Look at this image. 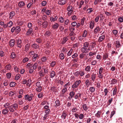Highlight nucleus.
Masks as SVG:
<instances>
[{"label": "nucleus", "mask_w": 123, "mask_h": 123, "mask_svg": "<svg viewBox=\"0 0 123 123\" xmlns=\"http://www.w3.org/2000/svg\"><path fill=\"white\" fill-rule=\"evenodd\" d=\"M59 57L61 59H63L64 58V56L63 53H61L59 55Z\"/></svg>", "instance_id": "obj_55"}, {"label": "nucleus", "mask_w": 123, "mask_h": 123, "mask_svg": "<svg viewBox=\"0 0 123 123\" xmlns=\"http://www.w3.org/2000/svg\"><path fill=\"white\" fill-rule=\"evenodd\" d=\"M13 24V23L11 21H10L7 24L8 27H11L12 25Z\"/></svg>", "instance_id": "obj_39"}, {"label": "nucleus", "mask_w": 123, "mask_h": 123, "mask_svg": "<svg viewBox=\"0 0 123 123\" xmlns=\"http://www.w3.org/2000/svg\"><path fill=\"white\" fill-rule=\"evenodd\" d=\"M9 111V110L5 108L2 110V113L3 115H6L8 114Z\"/></svg>", "instance_id": "obj_11"}, {"label": "nucleus", "mask_w": 123, "mask_h": 123, "mask_svg": "<svg viewBox=\"0 0 123 123\" xmlns=\"http://www.w3.org/2000/svg\"><path fill=\"white\" fill-rule=\"evenodd\" d=\"M29 60V59L27 57H25L24 58L23 60V63H25L26 62L28 61Z\"/></svg>", "instance_id": "obj_62"}, {"label": "nucleus", "mask_w": 123, "mask_h": 123, "mask_svg": "<svg viewBox=\"0 0 123 123\" xmlns=\"http://www.w3.org/2000/svg\"><path fill=\"white\" fill-rule=\"evenodd\" d=\"M16 56V55L15 53L14 52H12L11 53L10 57L12 59H14L15 58Z\"/></svg>", "instance_id": "obj_28"}, {"label": "nucleus", "mask_w": 123, "mask_h": 123, "mask_svg": "<svg viewBox=\"0 0 123 123\" xmlns=\"http://www.w3.org/2000/svg\"><path fill=\"white\" fill-rule=\"evenodd\" d=\"M80 74V73L78 71L73 73V74L74 75V76H76L77 77H78Z\"/></svg>", "instance_id": "obj_54"}, {"label": "nucleus", "mask_w": 123, "mask_h": 123, "mask_svg": "<svg viewBox=\"0 0 123 123\" xmlns=\"http://www.w3.org/2000/svg\"><path fill=\"white\" fill-rule=\"evenodd\" d=\"M14 108L12 105H10L8 107V109L11 112H13L14 111Z\"/></svg>", "instance_id": "obj_13"}, {"label": "nucleus", "mask_w": 123, "mask_h": 123, "mask_svg": "<svg viewBox=\"0 0 123 123\" xmlns=\"http://www.w3.org/2000/svg\"><path fill=\"white\" fill-rule=\"evenodd\" d=\"M45 13L48 15H50L51 14V11L47 9L45 11Z\"/></svg>", "instance_id": "obj_38"}, {"label": "nucleus", "mask_w": 123, "mask_h": 123, "mask_svg": "<svg viewBox=\"0 0 123 123\" xmlns=\"http://www.w3.org/2000/svg\"><path fill=\"white\" fill-rule=\"evenodd\" d=\"M105 36L104 35H103L100 37L98 40V42H102L105 39Z\"/></svg>", "instance_id": "obj_9"}, {"label": "nucleus", "mask_w": 123, "mask_h": 123, "mask_svg": "<svg viewBox=\"0 0 123 123\" xmlns=\"http://www.w3.org/2000/svg\"><path fill=\"white\" fill-rule=\"evenodd\" d=\"M16 83L13 82H11L10 84V86L11 87H14L15 86Z\"/></svg>", "instance_id": "obj_50"}, {"label": "nucleus", "mask_w": 123, "mask_h": 123, "mask_svg": "<svg viewBox=\"0 0 123 123\" xmlns=\"http://www.w3.org/2000/svg\"><path fill=\"white\" fill-rule=\"evenodd\" d=\"M22 44V42L21 40L20 39H18V41L17 43L18 47L20 48H21Z\"/></svg>", "instance_id": "obj_6"}, {"label": "nucleus", "mask_w": 123, "mask_h": 123, "mask_svg": "<svg viewBox=\"0 0 123 123\" xmlns=\"http://www.w3.org/2000/svg\"><path fill=\"white\" fill-rule=\"evenodd\" d=\"M67 115L66 113L65 112L63 111L62 113L61 116V118L63 119H65Z\"/></svg>", "instance_id": "obj_8"}, {"label": "nucleus", "mask_w": 123, "mask_h": 123, "mask_svg": "<svg viewBox=\"0 0 123 123\" xmlns=\"http://www.w3.org/2000/svg\"><path fill=\"white\" fill-rule=\"evenodd\" d=\"M10 104L8 103H6L4 105V107L6 109L8 108V107L9 106Z\"/></svg>", "instance_id": "obj_60"}, {"label": "nucleus", "mask_w": 123, "mask_h": 123, "mask_svg": "<svg viewBox=\"0 0 123 123\" xmlns=\"http://www.w3.org/2000/svg\"><path fill=\"white\" fill-rule=\"evenodd\" d=\"M47 3V2L45 1H43L41 3L42 5L43 6H45Z\"/></svg>", "instance_id": "obj_63"}, {"label": "nucleus", "mask_w": 123, "mask_h": 123, "mask_svg": "<svg viewBox=\"0 0 123 123\" xmlns=\"http://www.w3.org/2000/svg\"><path fill=\"white\" fill-rule=\"evenodd\" d=\"M89 43L87 42H86L83 43V46L84 47L88 48L89 46Z\"/></svg>", "instance_id": "obj_26"}, {"label": "nucleus", "mask_w": 123, "mask_h": 123, "mask_svg": "<svg viewBox=\"0 0 123 123\" xmlns=\"http://www.w3.org/2000/svg\"><path fill=\"white\" fill-rule=\"evenodd\" d=\"M116 47L117 48H118L121 47V45L119 41L117 40L116 41Z\"/></svg>", "instance_id": "obj_16"}, {"label": "nucleus", "mask_w": 123, "mask_h": 123, "mask_svg": "<svg viewBox=\"0 0 123 123\" xmlns=\"http://www.w3.org/2000/svg\"><path fill=\"white\" fill-rule=\"evenodd\" d=\"M117 82V80L114 79H112L111 81V85H114L116 84Z\"/></svg>", "instance_id": "obj_31"}, {"label": "nucleus", "mask_w": 123, "mask_h": 123, "mask_svg": "<svg viewBox=\"0 0 123 123\" xmlns=\"http://www.w3.org/2000/svg\"><path fill=\"white\" fill-rule=\"evenodd\" d=\"M80 83L81 81L80 80L76 81L72 85V88H77Z\"/></svg>", "instance_id": "obj_2"}, {"label": "nucleus", "mask_w": 123, "mask_h": 123, "mask_svg": "<svg viewBox=\"0 0 123 123\" xmlns=\"http://www.w3.org/2000/svg\"><path fill=\"white\" fill-rule=\"evenodd\" d=\"M87 31L86 30H85L84 31V33H83V35L81 37V36L80 37H79V38L81 39V38L82 37H86L87 36Z\"/></svg>", "instance_id": "obj_23"}, {"label": "nucleus", "mask_w": 123, "mask_h": 123, "mask_svg": "<svg viewBox=\"0 0 123 123\" xmlns=\"http://www.w3.org/2000/svg\"><path fill=\"white\" fill-rule=\"evenodd\" d=\"M78 109L77 108L74 107L72 109L71 111L73 112H76L78 110Z\"/></svg>", "instance_id": "obj_51"}, {"label": "nucleus", "mask_w": 123, "mask_h": 123, "mask_svg": "<svg viewBox=\"0 0 123 123\" xmlns=\"http://www.w3.org/2000/svg\"><path fill=\"white\" fill-rule=\"evenodd\" d=\"M20 31V27L19 26H17L15 27V31L18 34L19 33Z\"/></svg>", "instance_id": "obj_18"}, {"label": "nucleus", "mask_w": 123, "mask_h": 123, "mask_svg": "<svg viewBox=\"0 0 123 123\" xmlns=\"http://www.w3.org/2000/svg\"><path fill=\"white\" fill-rule=\"evenodd\" d=\"M42 25L43 28H46L47 26L48 23L47 21H44Z\"/></svg>", "instance_id": "obj_30"}, {"label": "nucleus", "mask_w": 123, "mask_h": 123, "mask_svg": "<svg viewBox=\"0 0 123 123\" xmlns=\"http://www.w3.org/2000/svg\"><path fill=\"white\" fill-rule=\"evenodd\" d=\"M32 47L35 49L38 48L39 47V45L37 44L36 43L33 44L32 45Z\"/></svg>", "instance_id": "obj_32"}, {"label": "nucleus", "mask_w": 123, "mask_h": 123, "mask_svg": "<svg viewBox=\"0 0 123 123\" xmlns=\"http://www.w3.org/2000/svg\"><path fill=\"white\" fill-rule=\"evenodd\" d=\"M117 92V88L116 87L114 89L113 92V95L114 96L115 95Z\"/></svg>", "instance_id": "obj_48"}, {"label": "nucleus", "mask_w": 123, "mask_h": 123, "mask_svg": "<svg viewBox=\"0 0 123 123\" xmlns=\"http://www.w3.org/2000/svg\"><path fill=\"white\" fill-rule=\"evenodd\" d=\"M56 63V62L55 61H52L50 63V66L52 67H54Z\"/></svg>", "instance_id": "obj_45"}, {"label": "nucleus", "mask_w": 123, "mask_h": 123, "mask_svg": "<svg viewBox=\"0 0 123 123\" xmlns=\"http://www.w3.org/2000/svg\"><path fill=\"white\" fill-rule=\"evenodd\" d=\"M84 53H82L80 55V58L81 59L84 57L85 55Z\"/></svg>", "instance_id": "obj_61"}, {"label": "nucleus", "mask_w": 123, "mask_h": 123, "mask_svg": "<svg viewBox=\"0 0 123 123\" xmlns=\"http://www.w3.org/2000/svg\"><path fill=\"white\" fill-rule=\"evenodd\" d=\"M33 97L34 95L32 93H31L30 95L28 94L25 95L24 96L25 99L29 101H31L32 98Z\"/></svg>", "instance_id": "obj_1"}, {"label": "nucleus", "mask_w": 123, "mask_h": 123, "mask_svg": "<svg viewBox=\"0 0 123 123\" xmlns=\"http://www.w3.org/2000/svg\"><path fill=\"white\" fill-rule=\"evenodd\" d=\"M15 15V12L14 11L11 12L9 13V18H12Z\"/></svg>", "instance_id": "obj_19"}, {"label": "nucleus", "mask_w": 123, "mask_h": 123, "mask_svg": "<svg viewBox=\"0 0 123 123\" xmlns=\"http://www.w3.org/2000/svg\"><path fill=\"white\" fill-rule=\"evenodd\" d=\"M101 113V111H98L97 113L95 114V116L98 117H99L100 116Z\"/></svg>", "instance_id": "obj_36"}, {"label": "nucleus", "mask_w": 123, "mask_h": 123, "mask_svg": "<svg viewBox=\"0 0 123 123\" xmlns=\"http://www.w3.org/2000/svg\"><path fill=\"white\" fill-rule=\"evenodd\" d=\"M73 8L72 6L69 5L67 8V10L68 11L73 10Z\"/></svg>", "instance_id": "obj_42"}, {"label": "nucleus", "mask_w": 123, "mask_h": 123, "mask_svg": "<svg viewBox=\"0 0 123 123\" xmlns=\"http://www.w3.org/2000/svg\"><path fill=\"white\" fill-rule=\"evenodd\" d=\"M59 21L61 23H63L64 21L63 18L62 17H60L59 19Z\"/></svg>", "instance_id": "obj_57"}, {"label": "nucleus", "mask_w": 123, "mask_h": 123, "mask_svg": "<svg viewBox=\"0 0 123 123\" xmlns=\"http://www.w3.org/2000/svg\"><path fill=\"white\" fill-rule=\"evenodd\" d=\"M94 25V22L93 21H91L90 24V28L91 29H92Z\"/></svg>", "instance_id": "obj_29"}, {"label": "nucleus", "mask_w": 123, "mask_h": 123, "mask_svg": "<svg viewBox=\"0 0 123 123\" xmlns=\"http://www.w3.org/2000/svg\"><path fill=\"white\" fill-rule=\"evenodd\" d=\"M55 73L54 71H52L51 72L50 74V78H53L54 77L55 75Z\"/></svg>", "instance_id": "obj_20"}, {"label": "nucleus", "mask_w": 123, "mask_h": 123, "mask_svg": "<svg viewBox=\"0 0 123 123\" xmlns=\"http://www.w3.org/2000/svg\"><path fill=\"white\" fill-rule=\"evenodd\" d=\"M25 5V3L23 1H20L18 3V6L20 8H21L24 6Z\"/></svg>", "instance_id": "obj_15"}, {"label": "nucleus", "mask_w": 123, "mask_h": 123, "mask_svg": "<svg viewBox=\"0 0 123 123\" xmlns=\"http://www.w3.org/2000/svg\"><path fill=\"white\" fill-rule=\"evenodd\" d=\"M86 71L90 72L91 70V68L89 66H87L85 68Z\"/></svg>", "instance_id": "obj_52"}, {"label": "nucleus", "mask_w": 123, "mask_h": 123, "mask_svg": "<svg viewBox=\"0 0 123 123\" xmlns=\"http://www.w3.org/2000/svg\"><path fill=\"white\" fill-rule=\"evenodd\" d=\"M38 58H39L38 55L36 54H34L32 57V61L35 62L37 59Z\"/></svg>", "instance_id": "obj_10"}, {"label": "nucleus", "mask_w": 123, "mask_h": 123, "mask_svg": "<svg viewBox=\"0 0 123 123\" xmlns=\"http://www.w3.org/2000/svg\"><path fill=\"white\" fill-rule=\"evenodd\" d=\"M100 29L98 26H97L94 30V33L95 34H96L100 31Z\"/></svg>", "instance_id": "obj_7"}, {"label": "nucleus", "mask_w": 123, "mask_h": 123, "mask_svg": "<svg viewBox=\"0 0 123 123\" xmlns=\"http://www.w3.org/2000/svg\"><path fill=\"white\" fill-rule=\"evenodd\" d=\"M55 103L56 105H55V106L56 108L57 106H59L60 105V102L59 99H57L55 101Z\"/></svg>", "instance_id": "obj_14"}, {"label": "nucleus", "mask_w": 123, "mask_h": 123, "mask_svg": "<svg viewBox=\"0 0 123 123\" xmlns=\"http://www.w3.org/2000/svg\"><path fill=\"white\" fill-rule=\"evenodd\" d=\"M95 88L92 86L90 87L89 89V90L90 92L92 93L94 92L95 91Z\"/></svg>", "instance_id": "obj_37"}, {"label": "nucleus", "mask_w": 123, "mask_h": 123, "mask_svg": "<svg viewBox=\"0 0 123 123\" xmlns=\"http://www.w3.org/2000/svg\"><path fill=\"white\" fill-rule=\"evenodd\" d=\"M26 85L29 87H30L31 84V80L30 79H29L28 80H26Z\"/></svg>", "instance_id": "obj_22"}, {"label": "nucleus", "mask_w": 123, "mask_h": 123, "mask_svg": "<svg viewBox=\"0 0 123 123\" xmlns=\"http://www.w3.org/2000/svg\"><path fill=\"white\" fill-rule=\"evenodd\" d=\"M67 91V89L66 88H64L62 89L61 90V92L65 93Z\"/></svg>", "instance_id": "obj_56"}, {"label": "nucleus", "mask_w": 123, "mask_h": 123, "mask_svg": "<svg viewBox=\"0 0 123 123\" xmlns=\"http://www.w3.org/2000/svg\"><path fill=\"white\" fill-rule=\"evenodd\" d=\"M43 96V93L42 92H40L37 95V97L39 98H41Z\"/></svg>", "instance_id": "obj_41"}, {"label": "nucleus", "mask_w": 123, "mask_h": 123, "mask_svg": "<svg viewBox=\"0 0 123 123\" xmlns=\"http://www.w3.org/2000/svg\"><path fill=\"white\" fill-rule=\"evenodd\" d=\"M30 44L29 43H28L25 45V51L26 52L29 50L30 48Z\"/></svg>", "instance_id": "obj_24"}, {"label": "nucleus", "mask_w": 123, "mask_h": 123, "mask_svg": "<svg viewBox=\"0 0 123 123\" xmlns=\"http://www.w3.org/2000/svg\"><path fill=\"white\" fill-rule=\"evenodd\" d=\"M75 94V93L74 92L71 91L70 92L69 95H70L71 98H72L74 97Z\"/></svg>", "instance_id": "obj_46"}, {"label": "nucleus", "mask_w": 123, "mask_h": 123, "mask_svg": "<svg viewBox=\"0 0 123 123\" xmlns=\"http://www.w3.org/2000/svg\"><path fill=\"white\" fill-rule=\"evenodd\" d=\"M41 60L43 62H45L46 60H47V58L45 57H43L41 58Z\"/></svg>", "instance_id": "obj_58"}, {"label": "nucleus", "mask_w": 123, "mask_h": 123, "mask_svg": "<svg viewBox=\"0 0 123 123\" xmlns=\"http://www.w3.org/2000/svg\"><path fill=\"white\" fill-rule=\"evenodd\" d=\"M33 32V30L32 28H30L26 33V35L27 36H29Z\"/></svg>", "instance_id": "obj_5"}, {"label": "nucleus", "mask_w": 123, "mask_h": 123, "mask_svg": "<svg viewBox=\"0 0 123 123\" xmlns=\"http://www.w3.org/2000/svg\"><path fill=\"white\" fill-rule=\"evenodd\" d=\"M68 40L67 37H65L63 39L62 41V44H65Z\"/></svg>", "instance_id": "obj_33"}, {"label": "nucleus", "mask_w": 123, "mask_h": 123, "mask_svg": "<svg viewBox=\"0 0 123 123\" xmlns=\"http://www.w3.org/2000/svg\"><path fill=\"white\" fill-rule=\"evenodd\" d=\"M82 107L84 110L86 111L88 109V107H87L86 104H84L83 105Z\"/></svg>", "instance_id": "obj_47"}, {"label": "nucleus", "mask_w": 123, "mask_h": 123, "mask_svg": "<svg viewBox=\"0 0 123 123\" xmlns=\"http://www.w3.org/2000/svg\"><path fill=\"white\" fill-rule=\"evenodd\" d=\"M51 32L49 31H46L45 34L44 35L47 36V37H49L51 34Z\"/></svg>", "instance_id": "obj_40"}, {"label": "nucleus", "mask_w": 123, "mask_h": 123, "mask_svg": "<svg viewBox=\"0 0 123 123\" xmlns=\"http://www.w3.org/2000/svg\"><path fill=\"white\" fill-rule=\"evenodd\" d=\"M42 90V86H39L37 87L36 89V91L38 92H41Z\"/></svg>", "instance_id": "obj_21"}, {"label": "nucleus", "mask_w": 123, "mask_h": 123, "mask_svg": "<svg viewBox=\"0 0 123 123\" xmlns=\"http://www.w3.org/2000/svg\"><path fill=\"white\" fill-rule=\"evenodd\" d=\"M36 42L39 43H41L42 42V39L40 38H37L36 39Z\"/></svg>", "instance_id": "obj_49"}, {"label": "nucleus", "mask_w": 123, "mask_h": 123, "mask_svg": "<svg viewBox=\"0 0 123 123\" xmlns=\"http://www.w3.org/2000/svg\"><path fill=\"white\" fill-rule=\"evenodd\" d=\"M66 0H62L58 2V4L61 5H63L66 3Z\"/></svg>", "instance_id": "obj_12"}, {"label": "nucleus", "mask_w": 123, "mask_h": 123, "mask_svg": "<svg viewBox=\"0 0 123 123\" xmlns=\"http://www.w3.org/2000/svg\"><path fill=\"white\" fill-rule=\"evenodd\" d=\"M108 55L107 53H106L104 54L103 56V59L104 60H106L108 57Z\"/></svg>", "instance_id": "obj_27"}, {"label": "nucleus", "mask_w": 123, "mask_h": 123, "mask_svg": "<svg viewBox=\"0 0 123 123\" xmlns=\"http://www.w3.org/2000/svg\"><path fill=\"white\" fill-rule=\"evenodd\" d=\"M73 51V50L72 49H70V50L68 51L67 54L68 55V56L72 54Z\"/></svg>", "instance_id": "obj_64"}, {"label": "nucleus", "mask_w": 123, "mask_h": 123, "mask_svg": "<svg viewBox=\"0 0 123 123\" xmlns=\"http://www.w3.org/2000/svg\"><path fill=\"white\" fill-rule=\"evenodd\" d=\"M59 25V24L57 23H56L53 25L52 27L54 29H56L58 28Z\"/></svg>", "instance_id": "obj_35"}, {"label": "nucleus", "mask_w": 123, "mask_h": 123, "mask_svg": "<svg viewBox=\"0 0 123 123\" xmlns=\"http://www.w3.org/2000/svg\"><path fill=\"white\" fill-rule=\"evenodd\" d=\"M90 50V49L89 48H87L83 47L81 48V51L83 53H88Z\"/></svg>", "instance_id": "obj_3"}, {"label": "nucleus", "mask_w": 123, "mask_h": 123, "mask_svg": "<svg viewBox=\"0 0 123 123\" xmlns=\"http://www.w3.org/2000/svg\"><path fill=\"white\" fill-rule=\"evenodd\" d=\"M86 19V18L85 17H83L81 20V25H84V21Z\"/></svg>", "instance_id": "obj_53"}, {"label": "nucleus", "mask_w": 123, "mask_h": 123, "mask_svg": "<svg viewBox=\"0 0 123 123\" xmlns=\"http://www.w3.org/2000/svg\"><path fill=\"white\" fill-rule=\"evenodd\" d=\"M96 74L93 73L91 75V79L93 81H95V79L96 77Z\"/></svg>", "instance_id": "obj_25"}, {"label": "nucleus", "mask_w": 123, "mask_h": 123, "mask_svg": "<svg viewBox=\"0 0 123 123\" xmlns=\"http://www.w3.org/2000/svg\"><path fill=\"white\" fill-rule=\"evenodd\" d=\"M11 68V66L10 64H9L6 66L5 68L7 70H10Z\"/></svg>", "instance_id": "obj_44"}, {"label": "nucleus", "mask_w": 123, "mask_h": 123, "mask_svg": "<svg viewBox=\"0 0 123 123\" xmlns=\"http://www.w3.org/2000/svg\"><path fill=\"white\" fill-rule=\"evenodd\" d=\"M104 92L105 93L104 96H106L109 92V91L108 89L107 88L105 89L104 91Z\"/></svg>", "instance_id": "obj_43"}, {"label": "nucleus", "mask_w": 123, "mask_h": 123, "mask_svg": "<svg viewBox=\"0 0 123 123\" xmlns=\"http://www.w3.org/2000/svg\"><path fill=\"white\" fill-rule=\"evenodd\" d=\"M38 66V64L37 63H35L34 64L32 65L33 68L34 70L36 69Z\"/></svg>", "instance_id": "obj_34"}, {"label": "nucleus", "mask_w": 123, "mask_h": 123, "mask_svg": "<svg viewBox=\"0 0 123 123\" xmlns=\"http://www.w3.org/2000/svg\"><path fill=\"white\" fill-rule=\"evenodd\" d=\"M118 20L120 22H123V16L122 17H120L118 18Z\"/></svg>", "instance_id": "obj_59"}, {"label": "nucleus", "mask_w": 123, "mask_h": 123, "mask_svg": "<svg viewBox=\"0 0 123 123\" xmlns=\"http://www.w3.org/2000/svg\"><path fill=\"white\" fill-rule=\"evenodd\" d=\"M58 18V17L57 16H55L54 18L53 17H51L50 18V20L51 22L53 21L54 22L57 20Z\"/></svg>", "instance_id": "obj_17"}, {"label": "nucleus", "mask_w": 123, "mask_h": 123, "mask_svg": "<svg viewBox=\"0 0 123 123\" xmlns=\"http://www.w3.org/2000/svg\"><path fill=\"white\" fill-rule=\"evenodd\" d=\"M15 43V41L13 39H11L9 41V44L10 46L11 47H13Z\"/></svg>", "instance_id": "obj_4"}]
</instances>
